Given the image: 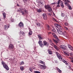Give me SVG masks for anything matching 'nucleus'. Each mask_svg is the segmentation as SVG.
I'll use <instances>...</instances> for the list:
<instances>
[{
    "label": "nucleus",
    "instance_id": "obj_15",
    "mask_svg": "<svg viewBox=\"0 0 73 73\" xmlns=\"http://www.w3.org/2000/svg\"><path fill=\"white\" fill-rule=\"evenodd\" d=\"M38 38H39V39L40 40H41L43 39V38L41 37V36L40 35L38 34Z\"/></svg>",
    "mask_w": 73,
    "mask_h": 73
},
{
    "label": "nucleus",
    "instance_id": "obj_57",
    "mask_svg": "<svg viewBox=\"0 0 73 73\" xmlns=\"http://www.w3.org/2000/svg\"><path fill=\"white\" fill-rule=\"evenodd\" d=\"M63 1H65L64 2H65L66 0H63Z\"/></svg>",
    "mask_w": 73,
    "mask_h": 73
},
{
    "label": "nucleus",
    "instance_id": "obj_3",
    "mask_svg": "<svg viewBox=\"0 0 73 73\" xmlns=\"http://www.w3.org/2000/svg\"><path fill=\"white\" fill-rule=\"evenodd\" d=\"M61 0H59L58 1V4L59 5L60 3V6L62 7V8H64V5L63 4V3L62 1H61V2H60Z\"/></svg>",
    "mask_w": 73,
    "mask_h": 73
},
{
    "label": "nucleus",
    "instance_id": "obj_6",
    "mask_svg": "<svg viewBox=\"0 0 73 73\" xmlns=\"http://www.w3.org/2000/svg\"><path fill=\"white\" fill-rule=\"evenodd\" d=\"M38 43L39 44L40 46L41 47H43L44 46V44H42V41L40 40H39V42H38Z\"/></svg>",
    "mask_w": 73,
    "mask_h": 73
},
{
    "label": "nucleus",
    "instance_id": "obj_53",
    "mask_svg": "<svg viewBox=\"0 0 73 73\" xmlns=\"http://www.w3.org/2000/svg\"><path fill=\"white\" fill-rule=\"evenodd\" d=\"M53 39V40L55 42V40H54V39Z\"/></svg>",
    "mask_w": 73,
    "mask_h": 73
},
{
    "label": "nucleus",
    "instance_id": "obj_43",
    "mask_svg": "<svg viewBox=\"0 0 73 73\" xmlns=\"http://www.w3.org/2000/svg\"><path fill=\"white\" fill-rule=\"evenodd\" d=\"M69 9L70 10H72V8L71 7V6H69Z\"/></svg>",
    "mask_w": 73,
    "mask_h": 73
},
{
    "label": "nucleus",
    "instance_id": "obj_12",
    "mask_svg": "<svg viewBox=\"0 0 73 73\" xmlns=\"http://www.w3.org/2000/svg\"><path fill=\"white\" fill-rule=\"evenodd\" d=\"M9 25H5L4 26V29L5 30H6L8 29L9 28Z\"/></svg>",
    "mask_w": 73,
    "mask_h": 73
},
{
    "label": "nucleus",
    "instance_id": "obj_4",
    "mask_svg": "<svg viewBox=\"0 0 73 73\" xmlns=\"http://www.w3.org/2000/svg\"><path fill=\"white\" fill-rule=\"evenodd\" d=\"M55 38L56 39L55 40V43L57 45L59 41V40L58 38V37L56 36V35H55Z\"/></svg>",
    "mask_w": 73,
    "mask_h": 73
},
{
    "label": "nucleus",
    "instance_id": "obj_60",
    "mask_svg": "<svg viewBox=\"0 0 73 73\" xmlns=\"http://www.w3.org/2000/svg\"><path fill=\"white\" fill-rule=\"evenodd\" d=\"M54 48H55V45L54 46Z\"/></svg>",
    "mask_w": 73,
    "mask_h": 73
},
{
    "label": "nucleus",
    "instance_id": "obj_13",
    "mask_svg": "<svg viewBox=\"0 0 73 73\" xmlns=\"http://www.w3.org/2000/svg\"><path fill=\"white\" fill-rule=\"evenodd\" d=\"M68 46L69 48L71 50L73 51V47H72L71 46L70 44L68 45Z\"/></svg>",
    "mask_w": 73,
    "mask_h": 73
},
{
    "label": "nucleus",
    "instance_id": "obj_26",
    "mask_svg": "<svg viewBox=\"0 0 73 73\" xmlns=\"http://www.w3.org/2000/svg\"><path fill=\"white\" fill-rule=\"evenodd\" d=\"M37 12L38 13H40L42 12V10L40 9H39L37 10Z\"/></svg>",
    "mask_w": 73,
    "mask_h": 73
},
{
    "label": "nucleus",
    "instance_id": "obj_19",
    "mask_svg": "<svg viewBox=\"0 0 73 73\" xmlns=\"http://www.w3.org/2000/svg\"><path fill=\"white\" fill-rule=\"evenodd\" d=\"M48 54H52V52L50 51V50H48Z\"/></svg>",
    "mask_w": 73,
    "mask_h": 73
},
{
    "label": "nucleus",
    "instance_id": "obj_61",
    "mask_svg": "<svg viewBox=\"0 0 73 73\" xmlns=\"http://www.w3.org/2000/svg\"><path fill=\"white\" fill-rule=\"evenodd\" d=\"M54 26H55V24H54Z\"/></svg>",
    "mask_w": 73,
    "mask_h": 73
},
{
    "label": "nucleus",
    "instance_id": "obj_54",
    "mask_svg": "<svg viewBox=\"0 0 73 73\" xmlns=\"http://www.w3.org/2000/svg\"><path fill=\"white\" fill-rule=\"evenodd\" d=\"M40 3H41V4H43V3H42V2L41 3V2H40Z\"/></svg>",
    "mask_w": 73,
    "mask_h": 73
},
{
    "label": "nucleus",
    "instance_id": "obj_45",
    "mask_svg": "<svg viewBox=\"0 0 73 73\" xmlns=\"http://www.w3.org/2000/svg\"><path fill=\"white\" fill-rule=\"evenodd\" d=\"M24 12H25V13H28V11H27V10H24Z\"/></svg>",
    "mask_w": 73,
    "mask_h": 73
},
{
    "label": "nucleus",
    "instance_id": "obj_52",
    "mask_svg": "<svg viewBox=\"0 0 73 73\" xmlns=\"http://www.w3.org/2000/svg\"><path fill=\"white\" fill-rule=\"evenodd\" d=\"M21 9H20L19 10V11H21Z\"/></svg>",
    "mask_w": 73,
    "mask_h": 73
},
{
    "label": "nucleus",
    "instance_id": "obj_22",
    "mask_svg": "<svg viewBox=\"0 0 73 73\" xmlns=\"http://www.w3.org/2000/svg\"><path fill=\"white\" fill-rule=\"evenodd\" d=\"M40 63L43 65L45 64V62L43 61H42L41 60L40 61Z\"/></svg>",
    "mask_w": 73,
    "mask_h": 73
},
{
    "label": "nucleus",
    "instance_id": "obj_1",
    "mask_svg": "<svg viewBox=\"0 0 73 73\" xmlns=\"http://www.w3.org/2000/svg\"><path fill=\"white\" fill-rule=\"evenodd\" d=\"M1 63L2 65H3V67L4 68H5L7 70H9V67H8L7 65L3 61L1 62Z\"/></svg>",
    "mask_w": 73,
    "mask_h": 73
},
{
    "label": "nucleus",
    "instance_id": "obj_17",
    "mask_svg": "<svg viewBox=\"0 0 73 73\" xmlns=\"http://www.w3.org/2000/svg\"><path fill=\"white\" fill-rule=\"evenodd\" d=\"M41 68L42 69L44 70L46 68V66L44 65H41Z\"/></svg>",
    "mask_w": 73,
    "mask_h": 73
},
{
    "label": "nucleus",
    "instance_id": "obj_33",
    "mask_svg": "<svg viewBox=\"0 0 73 73\" xmlns=\"http://www.w3.org/2000/svg\"><path fill=\"white\" fill-rule=\"evenodd\" d=\"M43 43L44 44V45H47V42L46 41H44Z\"/></svg>",
    "mask_w": 73,
    "mask_h": 73
},
{
    "label": "nucleus",
    "instance_id": "obj_37",
    "mask_svg": "<svg viewBox=\"0 0 73 73\" xmlns=\"http://www.w3.org/2000/svg\"><path fill=\"white\" fill-rule=\"evenodd\" d=\"M64 16H65V14L64 13H61V16L62 17H64Z\"/></svg>",
    "mask_w": 73,
    "mask_h": 73
},
{
    "label": "nucleus",
    "instance_id": "obj_63",
    "mask_svg": "<svg viewBox=\"0 0 73 73\" xmlns=\"http://www.w3.org/2000/svg\"><path fill=\"white\" fill-rule=\"evenodd\" d=\"M7 51H8V50H7Z\"/></svg>",
    "mask_w": 73,
    "mask_h": 73
},
{
    "label": "nucleus",
    "instance_id": "obj_23",
    "mask_svg": "<svg viewBox=\"0 0 73 73\" xmlns=\"http://www.w3.org/2000/svg\"><path fill=\"white\" fill-rule=\"evenodd\" d=\"M19 33L20 34H22V35H23L24 36H25V33L23 32V31L20 32Z\"/></svg>",
    "mask_w": 73,
    "mask_h": 73
},
{
    "label": "nucleus",
    "instance_id": "obj_58",
    "mask_svg": "<svg viewBox=\"0 0 73 73\" xmlns=\"http://www.w3.org/2000/svg\"><path fill=\"white\" fill-rule=\"evenodd\" d=\"M50 42H51V43L52 42V41L51 40H50Z\"/></svg>",
    "mask_w": 73,
    "mask_h": 73
},
{
    "label": "nucleus",
    "instance_id": "obj_50",
    "mask_svg": "<svg viewBox=\"0 0 73 73\" xmlns=\"http://www.w3.org/2000/svg\"><path fill=\"white\" fill-rule=\"evenodd\" d=\"M17 6H18V7H19L20 6H19V5L18 4H17Z\"/></svg>",
    "mask_w": 73,
    "mask_h": 73
},
{
    "label": "nucleus",
    "instance_id": "obj_7",
    "mask_svg": "<svg viewBox=\"0 0 73 73\" xmlns=\"http://www.w3.org/2000/svg\"><path fill=\"white\" fill-rule=\"evenodd\" d=\"M9 48L10 49H12L14 48V46L13 44H10L9 46Z\"/></svg>",
    "mask_w": 73,
    "mask_h": 73
},
{
    "label": "nucleus",
    "instance_id": "obj_56",
    "mask_svg": "<svg viewBox=\"0 0 73 73\" xmlns=\"http://www.w3.org/2000/svg\"><path fill=\"white\" fill-rule=\"evenodd\" d=\"M49 34H51L52 33H51V32H49Z\"/></svg>",
    "mask_w": 73,
    "mask_h": 73
},
{
    "label": "nucleus",
    "instance_id": "obj_32",
    "mask_svg": "<svg viewBox=\"0 0 73 73\" xmlns=\"http://www.w3.org/2000/svg\"><path fill=\"white\" fill-rule=\"evenodd\" d=\"M32 33H33L32 31H30L29 32V35H31L32 34Z\"/></svg>",
    "mask_w": 73,
    "mask_h": 73
},
{
    "label": "nucleus",
    "instance_id": "obj_34",
    "mask_svg": "<svg viewBox=\"0 0 73 73\" xmlns=\"http://www.w3.org/2000/svg\"><path fill=\"white\" fill-rule=\"evenodd\" d=\"M34 72L35 73H40V71H34Z\"/></svg>",
    "mask_w": 73,
    "mask_h": 73
},
{
    "label": "nucleus",
    "instance_id": "obj_51",
    "mask_svg": "<svg viewBox=\"0 0 73 73\" xmlns=\"http://www.w3.org/2000/svg\"><path fill=\"white\" fill-rule=\"evenodd\" d=\"M60 6L59 5H57V7H59Z\"/></svg>",
    "mask_w": 73,
    "mask_h": 73
},
{
    "label": "nucleus",
    "instance_id": "obj_35",
    "mask_svg": "<svg viewBox=\"0 0 73 73\" xmlns=\"http://www.w3.org/2000/svg\"><path fill=\"white\" fill-rule=\"evenodd\" d=\"M36 24L37 25L38 27H40V23H37Z\"/></svg>",
    "mask_w": 73,
    "mask_h": 73
},
{
    "label": "nucleus",
    "instance_id": "obj_31",
    "mask_svg": "<svg viewBox=\"0 0 73 73\" xmlns=\"http://www.w3.org/2000/svg\"><path fill=\"white\" fill-rule=\"evenodd\" d=\"M46 27H47V29L48 30H49L50 29V27L48 25H46Z\"/></svg>",
    "mask_w": 73,
    "mask_h": 73
},
{
    "label": "nucleus",
    "instance_id": "obj_39",
    "mask_svg": "<svg viewBox=\"0 0 73 73\" xmlns=\"http://www.w3.org/2000/svg\"><path fill=\"white\" fill-rule=\"evenodd\" d=\"M70 55L71 56L73 57V53H72V52L70 54Z\"/></svg>",
    "mask_w": 73,
    "mask_h": 73
},
{
    "label": "nucleus",
    "instance_id": "obj_5",
    "mask_svg": "<svg viewBox=\"0 0 73 73\" xmlns=\"http://www.w3.org/2000/svg\"><path fill=\"white\" fill-rule=\"evenodd\" d=\"M55 31V33H56L57 32L60 35H62V34L63 33L60 30L57 29L56 28Z\"/></svg>",
    "mask_w": 73,
    "mask_h": 73
},
{
    "label": "nucleus",
    "instance_id": "obj_9",
    "mask_svg": "<svg viewBox=\"0 0 73 73\" xmlns=\"http://www.w3.org/2000/svg\"><path fill=\"white\" fill-rule=\"evenodd\" d=\"M56 54L58 58L60 59L61 58V56L57 52H56Z\"/></svg>",
    "mask_w": 73,
    "mask_h": 73
},
{
    "label": "nucleus",
    "instance_id": "obj_47",
    "mask_svg": "<svg viewBox=\"0 0 73 73\" xmlns=\"http://www.w3.org/2000/svg\"><path fill=\"white\" fill-rule=\"evenodd\" d=\"M23 2H24V1H27L28 0H23Z\"/></svg>",
    "mask_w": 73,
    "mask_h": 73
},
{
    "label": "nucleus",
    "instance_id": "obj_30",
    "mask_svg": "<svg viewBox=\"0 0 73 73\" xmlns=\"http://www.w3.org/2000/svg\"><path fill=\"white\" fill-rule=\"evenodd\" d=\"M56 69L58 70V72H59L60 73L61 72V70L59 69L58 68H57Z\"/></svg>",
    "mask_w": 73,
    "mask_h": 73
},
{
    "label": "nucleus",
    "instance_id": "obj_55",
    "mask_svg": "<svg viewBox=\"0 0 73 73\" xmlns=\"http://www.w3.org/2000/svg\"><path fill=\"white\" fill-rule=\"evenodd\" d=\"M53 14L55 16V14H54V12H53Z\"/></svg>",
    "mask_w": 73,
    "mask_h": 73
},
{
    "label": "nucleus",
    "instance_id": "obj_28",
    "mask_svg": "<svg viewBox=\"0 0 73 73\" xmlns=\"http://www.w3.org/2000/svg\"><path fill=\"white\" fill-rule=\"evenodd\" d=\"M62 34L64 36H66V31L62 33Z\"/></svg>",
    "mask_w": 73,
    "mask_h": 73
},
{
    "label": "nucleus",
    "instance_id": "obj_18",
    "mask_svg": "<svg viewBox=\"0 0 73 73\" xmlns=\"http://www.w3.org/2000/svg\"><path fill=\"white\" fill-rule=\"evenodd\" d=\"M55 49L57 51L59 50V48L57 46L55 45Z\"/></svg>",
    "mask_w": 73,
    "mask_h": 73
},
{
    "label": "nucleus",
    "instance_id": "obj_21",
    "mask_svg": "<svg viewBox=\"0 0 73 73\" xmlns=\"http://www.w3.org/2000/svg\"><path fill=\"white\" fill-rule=\"evenodd\" d=\"M25 63L23 62V61H21V62L19 63V65H24V64Z\"/></svg>",
    "mask_w": 73,
    "mask_h": 73
},
{
    "label": "nucleus",
    "instance_id": "obj_29",
    "mask_svg": "<svg viewBox=\"0 0 73 73\" xmlns=\"http://www.w3.org/2000/svg\"><path fill=\"white\" fill-rule=\"evenodd\" d=\"M29 69L30 71L31 72H33L32 68V67H30V68H29Z\"/></svg>",
    "mask_w": 73,
    "mask_h": 73
},
{
    "label": "nucleus",
    "instance_id": "obj_59",
    "mask_svg": "<svg viewBox=\"0 0 73 73\" xmlns=\"http://www.w3.org/2000/svg\"><path fill=\"white\" fill-rule=\"evenodd\" d=\"M55 21H56V20H55Z\"/></svg>",
    "mask_w": 73,
    "mask_h": 73
},
{
    "label": "nucleus",
    "instance_id": "obj_62",
    "mask_svg": "<svg viewBox=\"0 0 73 73\" xmlns=\"http://www.w3.org/2000/svg\"><path fill=\"white\" fill-rule=\"evenodd\" d=\"M0 21H1V19H0Z\"/></svg>",
    "mask_w": 73,
    "mask_h": 73
},
{
    "label": "nucleus",
    "instance_id": "obj_44",
    "mask_svg": "<svg viewBox=\"0 0 73 73\" xmlns=\"http://www.w3.org/2000/svg\"><path fill=\"white\" fill-rule=\"evenodd\" d=\"M52 20L53 21L55 22V19L54 18H52Z\"/></svg>",
    "mask_w": 73,
    "mask_h": 73
},
{
    "label": "nucleus",
    "instance_id": "obj_11",
    "mask_svg": "<svg viewBox=\"0 0 73 73\" xmlns=\"http://www.w3.org/2000/svg\"><path fill=\"white\" fill-rule=\"evenodd\" d=\"M43 17L44 20H47V16L45 14H43Z\"/></svg>",
    "mask_w": 73,
    "mask_h": 73
},
{
    "label": "nucleus",
    "instance_id": "obj_25",
    "mask_svg": "<svg viewBox=\"0 0 73 73\" xmlns=\"http://www.w3.org/2000/svg\"><path fill=\"white\" fill-rule=\"evenodd\" d=\"M24 68L23 66H21L20 68V69H21V70L23 71L24 70Z\"/></svg>",
    "mask_w": 73,
    "mask_h": 73
},
{
    "label": "nucleus",
    "instance_id": "obj_49",
    "mask_svg": "<svg viewBox=\"0 0 73 73\" xmlns=\"http://www.w3.org/2000/svg\"><path fill=\"white\" fill-rule=\"evenodd\" d=\"M55 3H51V5H55Z\"/></svg>",
    "mask_w": 73,
    "mask_h": 73
},
{
    "label": "nucleus",
    "instance_id": "obj_36",
    "mask_svg": "<svg viewBox=\"0 0 73 73\" xmlns=\"http://www.w3.org/2000/svg\"><path fill=\"white\" fill-rule=\"evenodd\" d=\"M64 54L67 56H69V54L66 52H64Z\"/></svg>",
    "mask_w": 73,
    "mask_h": 73
},
{
    "label": "nucleus",
    "instance_id": "obj_24",
    "mask_svg": "<svg viewBox=\"0 0 73 73\" xmlns=\"http://www.w3.org/2000/svg\"><path fill=\"white\" fill-rule=\"evenodd\" d=\"M51 27H52V28L53 29L52 31L53 33H54L55 30V28H54V26H51Z\"/></svg>",
    "mask_w": 73,
    "mask_h": 73
},
{
    "label": "nucleus",
    "instance_id": "obj_46",
    "mask_svg": "<svg viewBox=\"0 0 73 73\" xmlns=\"http://www.w3.org/2000/svg\"><path fill=\"white\" fill-rule=\"evenodd\" d=\"M56 63L57 64H58V60H56Z\"/></svg>",
    "mask_w": 73,
    "mask_h": 73
},
{
    "label": "nucleus",
    "instance_id": "obj_48",
    "mask_svg": "<svg viewBox=\"0 0 73 73\" xmlns=\"http://www.w3.org/2000/svg\"><path fill=\"white\" fill-rule=\"evenodd\" d=\"M48 15H49V16H51V14L50 13H49L48 14Z\"/></svg>",
    "mask_w": 73,
    "mask_h": 73
},
{
    "label": "nucleus",
    "instance_id": "obj_40",
    "mask_svg": "<svg viewBox=\"0 0 73 73\" xmlns=\"http://www.w3.org/2000/svg\"><path fill=\"white\" fill-rule=\"evenodd\" d=\"M52 35H53V37L55 38V34L54 33H52Z\"/></svg>",
    "mask_w": 73,
    "mask_h": 73
},
{
    "label": "nucleus",
    "instance_id": "obj_14",
    "mask_svg": "<svg viewBox=\"0 0 73 73\" xmlns=\"http://www.w3.org/2000/svg\"><path fill=\"white\" fill-rule=\"evenodd\" d=\"M19 27H23V23L20 22L19 24Z\"/></svg>",
    "mask_w": 73,
    "mask_h": 73
},
{
    "label": "nucleus",
    "instance_id": "obj_41",
    "mask_svg": "<svg viewBox=\"0 0 73 73\" xmlns=\"http://www.w3.org/2000/svg\"><path fill=\"white\" fill-rule=\"evenodd\" d=\"M21 13H22V15L25 14L23 11H21Z\"/></svg>",
    "mask_w": 73,
    "mask_h": 73
},
{
    "label": "nucleus",
    "instance_id": "obj_2",
    "mask_svg": "<svg viewBox=\"0 0 73 73\" xmlns=\"http://www.w3.org/2000/svg\"><path fill=\"white\" fill-rule=\"evenodd\" d=\"M45 8L46 9H48V11L49 12H50L51 13L52 12V10L51 8H50V6L49 5H47L45 6Z\"/></svg>",
    "mask_w": 73,
    "mask_h": 73
},
{
    "label": "nucleus",
    "instance_id": "obj_42",
    "mask_svg": "<svg viewBox=\"0 0 73 73\" xmlns=\"http://www.w3.org/2000/svg\"><path fill=\"white\" fill-rule=\"evenodd\" d=\"M64 27L65 28V29H66V30H68V28H67V27Z\"/></svg>",
    "mask_w": 73,
    "mask_h": 73
},
{
    "label": "nucleus",
    "instance_id": "obj_27",
    "mask_svg": "<svg viewBox=\"0 0 73 73\" xmlns=\"http://www.w3.org/2000/svg\"><path fill=\"white\" fill-rule=\"evenodd\" d=\"M3 18L4 19H5L6 18V15L5 13H3Z\"/></svg>",
    "mask_w": 73,
    "mask_h": 73
},
{
    "label": "nucleus",
    "instance_id": "obj_38",
    "mask_svg": "<svg viewBox=\"0 0 73 73\" xmlns=\"http://www.w3.org/2000/svg\"><path fill=\"white\" fill-rule=\"evenodd\" d=\"M64 25H66V26L68 25V23H64Z\"/></svg>",
    "mask_w": 73,
    "mask_h": 73
},
{
    "label": "nucleus",
    "instance_id": "obj_64",
    "mask_svg": "<svg viewBox=\"0 0 73 73\" xmlns=\"http://www.w3.org/2000/svg\"><path fill=\"white\" fill-rule=\"evenodd\" d=\"M10 73H11V72Z\"/></svg>",
    "mask_w": 73,
    "mask_h": 73
},
{
    "label": "nucleus",
    "instance_id": "obj_8",
    "mask_svg": "<svg viewBox=\"0 0 73 73\" xmlns=\"http://www.w3.org/2000/svg\"><path fill=\"white\" fill-rule=\"evenodd\" d=\"M55 26L59 29H61V27L59 26V24L55 23Z\"/></svg>",
    "mask_w": 73,
    "mask_h": 73
},
{
    "label": "nucleus",
    "instance_id": "obj_20",
    "mask_svg": "<svg viewBox=\"0 0 73 73\" xmlns=\"http://www.w3.org/2000/svg\"><path fill=\"white\" fill-rule=\"evenodd\" d=\"M63 62L64 63L66 64V65H68V64L67 63V62L66 61H65V60H63Z\"/></svg>",
    "mask_w": 73,
    "mask_h": 73
},
{
    "label": "nucleus",
    "instance_id": "obj_16",
    "mask_svg": "<svg viewBox=\"0 0 73 73\" xmlns=\"http://www.w3.org/2000/svg\"><path fill=\"white\" fill-rule=\"evenodd\" d=\"M64 49V50H66V46L65 45H62L61 46V47H60Z\"/></svg>",
    "mask_w": 73,
    "mask_h": 73
},
{
    "label": "nucleus",
    "instance_id": "obj_10",
    "mask_svg": "<svg viewBox=\"0 0 73 73\" xmlns=\"http://www.w3.org/2000/svg\"><path fill=\"white\" fill-rule=\"evenodd\" d=\"M65 2H66V3H64L65 5H66V6H68L69 5V4L68 3H70V1L68 0H66Z\"/></svg>",
    "mask_w": 73,
    "mask_h": 73
}]
</instances>
